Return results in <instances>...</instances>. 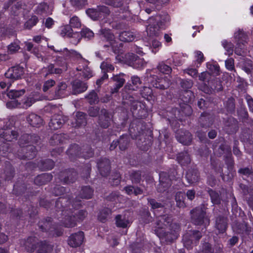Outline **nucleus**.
<instances>
[{"instance_id": "f257e3e1", "label": "nucleus", "mask_w": 253, "mask_h": 253, "mask_svg": "<svg viewBox=\"0 0 253 253\" xmlns=\"http://www.w3.org/2000/svg\"><path fill=\"white\" fill-rule=\"evenodd\" d=\"M81 205V201L75 199L72 204L68 198L61 197L58 198L55 203L56 216L58 218L62 216L61 221L67 228H72L77 225V222L83 221L87 215V212L83 210H74L73 209Z\"/></svg>"}, {"instance_id": "f03ea898", "label": "nucleus", "mask_w": 253, "mask_h": 253, "mask_svg": "<svg viewBox=\"0 0 253 253\" xmlns=\"http://www.w3.org/2000/svg\"><path fill=\"white\" fill-rule=\"evenodd\" d=\"M145 126L141 120H135L131 123L129 132L132 139H136L137 146L142 151H147L151 146L152 138L145 134Z\"/></svg>"}, {"instance_id": "7ed1b4c3", "label": "nucleus", "mask_w": 253, "mask_h": 253, "mask_svg": "<svg viewBox=\"0 0 253 253\" xmlns=\"http://www.w3.org/2000/svg\"><path fill=\"white\" fill-rule=\"evenodd\" d=\"M207 207L204 204L197 207L190 211L191 222L196 226H209L210 219L207 215Z\"/></svg>"}, {"instance_id": "20e7f679", "label": "nucleus", "mask_w": 253, "mask_h": 253, "mask_svg": "<svg viewBox=\"0 0 253 253\" xmlns=\"http://www.w3.org/2000/svg\"><path fill=\"white\" fill-rule=\"evenodd\" d=\"M61 57H56L54 63H50L46 67H43L41 70V74L43 77L46 78L49 75H61L67 70V66L65 62L61 61Z\"/></svg>"}, {"instance_id": "39448f33", "label": "nucleus", "mask_w": 253, "mask_h": 253, "mask_svg": "<svg viewBox=\"0 0 253 253\" xmlns=\"http://www.w3.org/2000/svg\"><path fill=\"white\" fill-rule=\"evenodd\" d=\"M202 237L201 232L197 230L187 231L183 236L182 242L184 246L187 249H191L196 246Z\"/></svg>"}, {"instance_id": "423d86ee", "label": "nucleus", "mask_w": 253, "mask_h": 253, "mask_svg": "<svg viewBox=\"0 0 253 253\" xmlns=\"http://www.w3.org/2000/svg\"><path fill=\"white\" fill-rule=\"evenodd\" d=\"M169 231L160 233V238L164 241L167 244L173 243L177 239L180 230V226L177 223L170 224Z\"/></svg>"}, {"instance_id": "0eeeda50", "label": "nucleus", "mask_w": 253, "mask_h": 253, "mask_svg": "<svg viewBox=\"0 0 253 253\" xmlns=\"http://www.w3.org/2000/svg\"><path fill=\"white\" fill-rule=\"evenodd\" d=\"M113 116L108 110L101 109L97 121L98 126L103 129L109 128L113 122Z\"/></svg>"}, {"instance_id": "6e6552de", "label": "nucleus", "mask_w": 253, "mask_h": 253, "mask_svg": "<svg viewBox=\"0 0 253 253\" xmlns=\"http://www.w3.org/2000/svg\"><path fill=\"white\" fill-rule=\"evenodd\" d=\"M38 226L42 231L48 232L52 236H60L62 234L61 231L56 230L55 227L52 225L51 217H47L39 221Z\"/></svg>"}, {"instance_id": "1a4fd4ad", "label": "nucleus", "mask_w": 253, "mask_h": 253, "mask_svg": "<svg viewBox=\"0 0 253 253\" xmlns=\"http://www.w3.org/2000/svg\"><path fill=\"white\" fill-rule=\"evenodd\" d=\"M38 150L36 146L33 145H28L25 148H20L17 152V155L21 160H31L37 155Z\"/></svg>"}, {"instance_id": "9d476101", "label": "nucleus", "mask_w": 253, "mask_h": 253, "mask_svg": "<svg viewBox=\"0 0 253 253\" xmlns=\"http://www.w3.org/2000/svg\"><path fill=\"white\" fill-rule=\"evenodd\" d=\"M12 124L10 121L7 122L3 127L0 129V137L7 141H12L13 139L16 140L18 136V133L16 131L12 129Z\"/></svg>"}, {"instance_id": "9b49d317", "label": "nucleus", "mask_w": 253, "mask_h": 253, "mask_svg": "<svg viewBox=\"0 0 253 253\" xmlns=\"http://www.w3.org/2000/svg\"><path fill=\"white\" fill-rule=\"evenodd\" d=\"M239 123L233 117H228L224 119L223 129L228 134H235L239 130Z\"/></svg>"}, {"instance_id": "f8f14e48", "label": "nucleus", "mask_w": 253, "mask_h": 253, "mask_svg": "<svg viewBox=\"0 0 253 253\" xmlns=\"http://www.w3.org/2000/svg\"><path fill=\"white\" fill-rule=\"evenodd\" d=\"M60 35L63 37L72 38L71 42L74 44H77L82 38L80 32H74L73 29L68 26H64L61 28Z\"/></svg>"}, {"instance_id": "ddd939ff", "label": "nucleus", "mask_w": 253, "mask_h": 253, "mask_svg": "<svg viewBox=\"0 0 253 253\" xmlns=\"http://www.w3.org/2000/svg\"><path fill=\"white\" fill-rule=\"evenodd\" d=\"M24 74V68L19 66L10 68L5 73V77L12 82L21 79Z\"/></svg>"}, {"instance_id": "4468645a", "label": "nucleus", "mask_w": 253, "mask_h": 253, "mask_svg": "<svg viewBox=\"0 0 253 253\" xmlns=\"http://www.w3.org/2000/svg\"><path fill=\"white\" fill-rule=\"evenodd\" d=\"M226 163L227 166L228 170L229 171L228 173L227 174H224L222 172L221 167H220L218 171L221 173L220 175L222 177V179L224 181H228L233 178L235 175L236 171L234 170V162L231 156L227 157V160Z\"/></svg>"}, {"instance_id": "2eb2a0df", "label": "nucleus", "mask_w": 253, "mask_h": 253, "mask_svg": "<svg viewBox=\"0 0 253 253\" xmlns=\"http://www.w3.org/2000/svg\"><path fill=\"white\" fill-rule=\"evenodd\" d=\"M228 219L223 214H219L215 217L214 228L217 231V234L224 233L228 228Z\"/></svg>"}, {"instance_id": "dca6fc26", "label": "nucleus", "mask_w": 253, "mask_h": 253, "mask_svg": "<svg viewBox=\"0 0 253 253\" xmlns=\"http://www.w3.org/2000/svg\"><path fill=\"white\" fill-rule=\"evenodd\" d=\"M125 74L124 73H120L119 74L113 75L111 77V80L114 83V86L112 87L110 90L111 95L117 93L119 92V89L124 85L126 80L124 78Z\"/></svg>"}, {"instance_id": "f3484780", "label": "nucleus", "mask_w": 253, "mask_h": 253, "mask_svg": "<svg viewBox=\"0 0 253 253\" xmlns=\"http://www.w3.org/2000/svg\"><path fill=\"white\" fill-rule=\"evenodd\" d=\"M232 226L233 231L238 234L248 235L251 232V227L244 221L235 220Z\"/></svg>"}, {"instance_id": "a211bd4d", "label": "nucleus", "mask_w": 253, "mask_h": 253, "mask_svg": "<svg viewBox=\"0 0 253 253\" xmlns=\"http://www.w3.org/2000/svg\"><path fill=\"white\" fill-rule=\"evenodd\" d=\"M175 137L178 141L184 145H189L192 140V135L187 130L178 129L175 133Z\"/></svg>"}, {"instance_id": "6ab92c4d", "label": "nucleus", "mask_w": 253, "mask_h": 253, "mask_svg": "<svg viewBox=\"0 0 253 253\" xmlns=\"http://www.w3.org/2000/svg\"><path fill=\"white\" fill-rule=\"evenodd\" d=\"M68 120V119L67 117L61 114H55L50 120L49 126L51 129H58L60 128Z\"/></svg>"}, {"instance_id": "aec40b11", "label": "nucleus", "mask_w": 253, "mask_h": 253, "mask_svg": "<svg viewBox=\"0 0 253 253\" xmlns=\"http://www.w3.org/2000/svg\"><path fill=\"white\" fill-rule=\"evenodd\" d=\"M97 167L100 174L104 177L108 176L111 171L110 160L106 158H101L97 161Z\"/></svg>"}, {"instance_id": "412c9836", "label": "nucleus", "mask_w": 253, "mask_h": 253, "mask_svg": "<svg viewBox=\"0 0 253 253\" xmlns=\"http://www.w3.org/2000/svg\"><path fill=\"white\" fill-rule=\"evenodd\" d=\"M84 233L82 231L73 233L68 238V245L73 248L80 247L84 241Z\"/></svg>"}, {"instance_id": "4be33fe9", "label": "nucleus", "mask_w": 253, "mask_h": 253, "mask_svg": "<svg viewBox=\"0 0 253 253\" xmlns=\"http://www.w3.org/2000/svg\"><path fill=\"white\" fill-rule=\"evenodd\" d=\"M72 86V94L77 95L86 91L88 88L86 83L79 79H76L71 83Z\"/></svg>"}, {"instance_id": "5701e85b", "label": "nucleus", "mask_w": 253, "mask_h": 253, "mask_svg": "<svg viewBox=\"0 0 253 253\" xmlns=\"http://www.w3.org/2000/svg\"><path fill=\"white\" fill-rule=\"evenodd\" d=\"M77 173L73 169L61 172L59 174V179L64 183L70 184L73 183L77 177Z\"/></svg>"}, {"instance_id": "b1692460", "label": "nucleus", "mask_w": 253, "mask_h": 253, "mask_svg": "<svg viewBox=\"0 0 253 253\" xmlns=\"http://www.w3.org/2000/svg\"><path fill=\"white\" fill-rule=\"evenodd\" d=\"M172 221L171 216L166 214L157 216L156 224L159 228H164L168 226L170 228V224L174 223Z\"/></svg>"}, {"instance_id": "393cba45", "label": "nucleus", "mask_w": 253, "mask_h": 253, "mask_svg": "<svg viewBox=\"0 0 253 253\" xmlns=\"http://www.w3.org/2000/svg\"><path fill=\"white\" fill-rule=\"evenodd\" d=\"M239 103L240 104V107L237 110L238 117L242 123L246 124L251 118L249 117L247 109L243 104V99H239Z\"/></svg>"}, {"instance_id": "a878e982", "label": "nucleus", "mask_w": 253, "mask_h": 253, "mask_svg": "<svg viewBox=\"0 0 253 253\" xmlns=\"http://www.w3.org/2000/svg\"><path fill=\"white\" fill-rule=\"evenodd\" d=\"M67 84L65 82H60L57 84L54 91L52 94L55 99L64 97L66 95Z\"/></svg>"}, {"instance_id": "bb28decb", "label": "nucleus", "mask_w": 253, "mask_h": 253, "mask_svg": "<svg viewBox=\"0 0 253 253\" xmlns=\"http://www.w3.org/2000/svg\"><path fill=\"white\" fill-rule=\"evenodd\" d=\"M150 82L153 87L161 90L168 88L171 84L170 81L167 78H157L155 80L151 81Z\"/></svg>"}, {"instance_id": "cd10ccee", "label": "nucleus", "mask_w": 253, "mask_h": 253, "mask_svg": "<svg viewBox=\"0 0 253 253\" xmlns=\"http://www.w3.org/2000/svg\"><path fill=\"white\" fill-rule=\"evenodd\" d=\"M38 244L37 239L35 237H29L21 242V244L28 252H33L37 249Z\"/></svg>"}, {"instance_id": "c85d7f7f", "label": "nucleus", "mask_w": 253, "mask_h": 253, "mask_svg": "<svg viewBox=\"0 0 253 253\" xmlns=\"http://www.w3.org/2000/svg\"><path fill=\"white\" fill-rule=\"evenodd\" d=\"M87 115L82 112H78L76 115L75 121L72 123L75 128L85 126L87 125Z\"/></svg>"}, {"instance_id": "c756f323", "label": "nucleus", "mask_w": 253, "mask_h": 253, "mask_svg": "<svg viewBox=\"0 0 253 253\" xmlns=\"http://www.w3.org/2000/svg\"><path fill=\"white\" fill-rule=\"evenodd\" d=\"M186 178L189 184L197 183L200 179L199 170L196 168L189 169L186 174Z\"/></svg>"}, {"instance_id": "7c9ffc66", "label": "nucleus", "mask_w": 253, "mask_h": 253, "mask_svg": "<svg viewBox=\"0 0 253 253\" xmlns=\"http://www.w3.org/2000/svg\"><path fill=\"white\" fill-rule=\"evenodd\" d=\"M164 22L161 20H157L152 24H150L147 27L146 32L150 37L157 36L160 29L163 28Z\"/></svg>"}, {"instance_id": "2f4dec72", "label": "nucleus", "mask_w": 253, "mask_h": 253, "mask_svg": "<svg viewBox=\"0 0 253 253\" xmlns=\"http://www.w3.org/2000/svg\"><path fill=\"white\" fill-rule=\"evenodd\" d=\"M213 122L211 116L207 113H202L199 118V125L202 128H207L210 127Z\"/></svg>"}, {"instance_id": "473e14b6", "label": "nucleus", "mask_w": 253, "mask_h": 253, "mask_svg": "<svg viewBox=\"0 0 253 253\" xmlns=\"http://www.w3.org/2000/svg\"><path fill=\"white\" fill-rule=\"evenodd\" d=\"M71 161H74L77 158H81V148L78 144H71L66 152Z\"/></svg>"}, {"instance_id": "72a5a7b5", "label": "nucleus", "mask_w": 253, "mask_h": 253, "mask_svg": "<svg viewBox=\"0 0 253 253\" xmlns=\"http://www.w3.org/2000/svg\"><path fill=\"white\" fill-rule=\"evenodd\" d=\"M97 34L103 41L112 42L115 41L114 35L109 29L101 28Z\"/></svg>"}, {"instance_id": "f704fd0d", "label": "nucleus", "mask_w": 253, "mask_h": 253, "mask_svg": "<svg viewBox=\"0 0 253 253\" xmlns=\"http://www.w3.org/2000/svg\"><path fill=\"white\" fill-rule=\"evenodd\" d=\"M37 249V253H52L53 252V246L46 241L39 242Z\"/></svg>"}, {"instance_id": "c9c22d12", "label": "nucleus", "mask_w": 253, "mask_h": 253, "mask_svg": "<svg viewBox=\"0 0 253 253\" xmlns=\"http://www.w3.org/2000/svg\"><path fill=\"white\" fill-rule=\"evenodd\" d=\"M52 179V175L50 173H44L38 175L34 179L36 185L41 186L46 184Z\"/></svg>"}, {"instance_id": "e433bc0d", "label": "nucleus", "mask_w": 253, "mask_h": 253, "mask_svg": "<svg viewBox=\"0 0 253 253\" xmlns=\"http://www.w3.org/2000/svg\"><path fill=\"white\" fill-rule=\"evenodd\" d=\"M235 42L241 46V44L245 45L247 42L248 36L243 30L239 29L234 33Z\"/></svg>"}, {"instance_id": "4c0bfd02", "label": "nucleus", "mask_w": 253, "mask_h": 253, "mask_svg": "<svg viewBox=\"0 0 253 253\" xmlns=\"http://www.w3.org/2000/svg\"><path fill=\"white\" fill-rule=\"evenodd\" d=\"M27 121L34 127H40L42 124V119L41 117L35 113L30 114L27 117Z\"/></svg>"}, {"instance_id": "58836bf2", "label": "nucleus", "mask_w": 253, "mask_h": 253, "mask_svg": "<svg viewBox=\"0 0 253 253\" xmlns=\"http://www.w3.org/2000/svg\"><path fill=\"white\" fill-rule=\"evenodd\" d=\"M15 174L14 169L9 162L5 163V168L4 169V179L5 180H11Z\"/></svg>"}, {"instance_id": "ea45409f", "label": "nucleus", "mask_w": 253, "mask_h": 253, "mask_svg": "<svg viewBox=\"0 0 253 253\" xmlns=\"http://www.w3.org/2000/svg\"><path fill=\"white\" fill-rule=\"evenodd\" d=\"M206 191L209 194L211 202L213 205L220 204L221 198L218 192L210 188H206Z\"/></svg>"}, {"instance_id": "a19ab883", "label": "nucleus", "mask_w": 253, "mask_h": 253, "mask_svg": "<svg viewBox=\"0 0 253 253\" xmlns=\"http://www.w3.org/2000/svg\"><path fill=\"white\" fill-rule=\"evenodd\" d=\"M177 160L182 166L187 165L191 162L190 155L186 151L179 153L177 157Z\"/></svg>"}, {"instance_id": "79ce46f5", "label": "nucleus", "mask_w": 253, "mask_h": 253, "mask_svg": "<svg viewBox=\"0 0 253 253\" xmlns=\"http://www.w3.org/2000/svg\"><path fill=\"white\" fill-rule=\"evenodd\" d=\"M118 140L119 142V148L121 151H125L127 149L130 143V139L128 135L126 134L122 135Z\"/></svg>"}, {"instance_id": "37998d69", "label": "nucleus", "mask_w": 253, "mask_h": 253, "mask_svg": "<svg viewBox=\"0 0 253 253\" xmlns=\"http://www.w3.org/2000/svg\"><path fill=\"white\" fill-rule=\"evenodd\" d=\"M224 107L228 113H234L236 109L235 98L232 96L228 98L227 100L224 102Z\"/></svg>"}, {"instance_id": "c03bdc74", "label": "nucleus", "mask_w": 253, "mask_h": 253, "mask_svg": "<svg viewBox=\"0 0 253 253\" xmlns=\"http://www.w3.org/2000/svg\"><path fill=\"white\" fill-rule=\"evenodd\" d=\"M93 193V190L88 186L83 187L79 194L80 198L82 199H88L91 198Z\"/></svg>"}, {"instance_id": "a18cd8bd", "label": "nucleus", "mask_w": 253, "mask_h": 253, "mask_svg": "<svg viewBox=\"0 0 253 253\" xmlns=\"http://www.w3.org/2000/svg\"><path fill=\"white\" fill-rule=\"evenodd\" d=\"M103 1L105 4L114 8H122L125 3H127V0H103Z\"/></svg>"}, {"instance_id": "49530a36", "label": "nucleus", "mask_w": 253, "mask_h": 253, "mask_svg": "<svg viewBox=\"0 0 253 253\" xmlns=\"http://www.w3.org/2000/svg\"><path fill=\"white\" fill-rule=\"evenodd\" d=\"M185 199V194L181 192H178L175 196V200L176 203V206L180 208H184L186 207V204L184 200Z\"/></svg>"}, {"instance_id": "de8ad7c7", "label": "nucleus", "mask_w": 253, "mask_h": 253, "mask_svg": "<svg viewBox=\"0 0 253 253\" xmlns=\"http://www.w3.org/2000/svg\"><path fill=\"white\" fill-rule=\"evenodd\" d=\"M131 80L132 85L130 84H127L125 86L126 88L127 87L129 89L135 90V88H138L142 84V81L137 76H132Z\"/></svg>"}, {"instance_id": "09e8293b", "label": "nucleus", "mask_w": 253, "mask_h": 253, "mask_svg": "<svg viewBox=\"0 0 253 253\" xmlns=\"http://www.w3.org/2000/svg\"><path fill=\"white\" fill-rule=\"evenodd\" d=\"M135 38L133 34L129 31H123L119 35L120 40L124 42H130L133 41Z\"/></svg>"}, {"instance_id": "8fccbe9b", "label": "nucleus", "mask_w": 253, "mask_h": 253, "mask_svg": "<svg viewBox=\"0 0 253 253\" xmlns=\"http://www.w3.org/2000/svg\"><path fill=\"white\" fill-rule=\"evenodd\" d=\"M85 99L90 105L97 104L99 101L97 94L94 90H91L88 94L85 95Z\"/></svg>"}, {"instance_id": "3c124183", "label": "nucleus", "mask_w": 253, "mask_h": 253, "mask_svg": "<svg viewBox=\"0 0 253 253\" xmlns=\"http://www.w3.org/2000/svg\"><path fill=\"white\" fill-rule=\"evenodd\" d=\"M116 223L118 227L122 228H126L129 224V221L126 219L125 216L118 214L116 217Z\"/></svg>"}, {"instance_id": "603ef678", "label": "nucleus", "mask_w": 253, "mask_h": 253, "mask_svg": "<svg viewBox=\"0 0 253 253\" xmlns=\"http://www.w3.org/2000/svg\"><path fill=\"white\" fill-rule=\"evenodd\" d=\"M54 166V162L49 159L42 160L40 162V167L43 170L51 169Z\"/></svg>"}, {"instance_id": "864d4df0", "label": "nucleus", "mask_w": 253, "mask_h": 253, "mask_svg": "<svg viewBox=\"0 0 253 253\" xmlns=\"http://www.w3.org/2000/svg\"><path fill=\"white\" fill-rule=\"evenodd\" d=\"M94 155L93 149L89 146H87L84 148H81V158H84L85 159L92 157Z\"/></svg>"}, {"instance_id": "5fc2aeb1", "label": "nucleus", "mask_w": 253, "mask_h": 253, "mask_svg": "<svg viewBox=\"0 0 253 253\" xmlns=\"http://www.w3.org/2000/svg\"><path fill=\"white\" fill-rule=\"evenodd\" d=\"M178 112L182 113L181 115L189 116L192 114V109L191 107L187 103H183L180 105Z\"/></svg>"}, {"instance_id": "6e6d98bb", "label": "nucleus", "mask_w": 253, "mask_h": 253, "mask_svg": "<svg viewBox=\"0 0 253 253\" xmlns=\"http://www.w3.org/2000/svg\"><path fill=\"white\" fill-rule=\"evenodd\" d=\"M25 93L24 89L21 90H11L7 93V96L11 99H16L23 95Z\"/></svg>"}, {"instance_id": "4d7b16f0", "label": "nucleus", "mask_w": 253, "mask_h": 253, "mask_svg": "<svg viewBox=\"0 0 253 253\" xmlns=\"http://www.w3.org/2000/svg\"><path fill=\"white\" fill-rule=\"evenodd\" d=\"M147 201L149 205L151 207L152 210H155V211L158 209H166L165 208V206L162 203L158 202L154 199L148 198Z\"/></svg>"}, {"instance_id": "13d9d810", "label": "nucleus", "mask_w": 253, "mask_h": 253, "mask_svg": "<svg viewBox=\"0 0 253 253\" xmlns=\"http://www.w3.org/2000/svg\"><path fill=\"white\" fill-rule=\"evenodd\" d=\"M140 215L145 223H148L152 221V217L148 208L142 209L140 211Z\"/></svg>"}, {"instance_id": "bf43d9fd", "label": "nucleus", "mask_w": 253, "mask_h": 253, "mask_svg": "<svg viewBox=\"0 0 253 253\" xmlns=\"http://www.w3.org/2000/svg\"><path fill=\"white\" fill-rule=\"evenodd\" d=\"M91 166L90 163L84 165L82 168L81 174L84 178L87 179L90 176Z\"/></svg>"}, {"instance_id": "052dcab7", "label": "nucleus", "mask_w": 253, "mask_h": 253, "mask_svg": "<svg viewBox=\"0 0 253 253\" xmlns=\"http://www.w3.org/2000/svg\"><path fill=\"white\" fill-rule=\"evenodd\" d=\"M238 172L239 174L242 176H245L248 177H253V169L252 168H242L239 169Z\"/></svg>"}, {"instance_id": "680f3d73", "label": "nucleus", "mask_w": 253, "mask_h": 253, "mask_svg": "<svg viewBox=\"0 0 253 253\" xmlns=\"http://www.w3.org/2000/svg\"><path fill=\"white\" fill-rule=\"evenodd\" d=\"M63 141V137L61 134H54L49 140V143L51 145H56Z\"/></svg>"}, {"instance_id": "e2e57ef3", "label": "nucleus", "mask_w": 253, "mask_h": 253, "mask_svg": "<svg viewBox=\"0 0 253 253\" xmlns=\"http://www.w3.org/2000/svg\"><path fill=\"white\" fill-rule=\"evenodd\" d=\"M35 100L32 97H27L23 99L20 101V106L21 108L27 109L34 104Z\"/></svg>"}, {"instance_id": "0e129e2a", "label": "nucleus", "mask_w": 253, "mask_h": 253, "mask_svg": "<svg viewBox=\"0 0 253 253\" xmlns=\"http://www.w3.org/2000/svg\"><path fill=\"white\" fill-rule=\"evenodd\" d=\"M140 94L142 97L150 100L152 98L153 92L150 87L144 86L140 90Z\"/></svg>"}, {"instance_id": "69168bd1", "label": "nucleus", "mask_w": 253, "mask_h": 253, "mask_svg": "<svg viewBox=\"0 0 253 253\" xmlns=\"http://www.w3.org/2000/svg\"><path fill=\"white\" fill-rule=\"evenodd\" d=\"M130 178L133 183H139L141 180V172L140 171H133L130 174Z\"/></svg>"}, {"instance_id": "338daca9", "label": "nucleus", "mask_w": 253, "mask_h": 253, "mask_svg": "<svg viewBox=\"0 0 253 253\" xmlns=\"http://www.w3.org/2000/svg\"><path fill=\"white\" fill-rule=\"evenodd\" d=\"M222 45L227 51V54L230 56L232 55L234 50V45L230 42L224 40L222 42Z\"/></svg>"}, {"instance_id": "774afa93", "label": "nucleus", "mask_w": 253, "mask_h": 253, "mask_svg": "<svg viewBox=\"0 0 253 253\" xmlns=\"http://www.w3.org/2000/svg\"><path fill=\"white\" fill-rule=\"evenodd\" d=\"M198 253H213L212 245L208 242L203 243Z\"/></svg>"}]
</instances>
